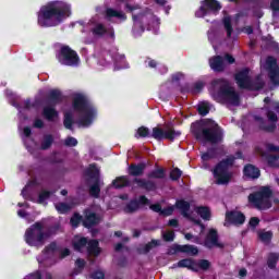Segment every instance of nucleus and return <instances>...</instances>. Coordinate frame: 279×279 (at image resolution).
Here are the masks:
<instances>
[{
  "label": "nucleus",
  "instance_id": "8fccbe9b",
  "mask_svg": "<svg viewBox=\"0 0 279 279\" xmlns=\"http://www.w3.org/2000/svg\"><path fill=\"white\" fill-rule=\"evenodd\" d=\"M82 221L84 220L82 218V215H80L78 213H75L70 219L72 228H77L80 223H82Z\"/></svg>",
  "mask_w": 279,
  "mask_h": 279
},
{
  "label": "nucleus",
  "instance_id": "a878e982",
  "mask_svg": "<svg viewBox=\"0 0 279 279\" xmlns=\"http://www.w3.org/2000/svg\"><path fill=\"white\" fill-rule=\"evenodd\" d=\"M112 186H114V189H128V186H132V182L128 175H121L112 181Z\"/></svg>",
  "mask_w": 279,
  "mask_h": 279
},
{
  "label": "nucleus",
  "instance_id": "20e7f679",
  "mask_svg": "<svg viewBox=\"0 0 279 279\" xmlns=\"http://www.w3.org/2000/svg\"><path fill=\"white\" fill-rule=\"evenodd\" d=\"M192 134L196 141H204L211 145H219V143H223V130L219 124H214L211 126L196 124L192 128Z\"/></svg>",
  "mask_w": 279,
  "mask_h": 279
},
{
  "label": "nucleus",
  "instance_id": "473e14b6",
  "mask_svg": "<svg viewBox=\"0 0 279 279\" xmlns=\"http://www.w3.org/2000/svg\"><path fill=\"white\" fill-rule=\"evenodd\" d=\"M58 232H60V223L59 222L47 227L46 230L44 231V235L46 239H51V236H56V234H58Z\"/></svg>",
  "mask_w": 279,
  "mask_h": 279
},
{
  "label": "nucleus",
  "instance_id": "9d476101",
  "mask_svg": "<svg viewBox=\"0 0 279 279\" xmlns=\"http://www.w3.org/2000/svg\"><path fill=\"white\" fill-rule=\"evenodd\" d=\"M265 110L267 120L269 121L270 124H267L265 118L260 116H254V121L258 123L259 130H263V132L274 133L278 128V114H276L274 110L269 109V107H265Z\"/></svg>",
  "mask_w": 279,
  "mask_h": 279
},
{
  "label": "nucleus",
  "instance_id": "de8ad7c7",
  "mask_svg": "<svg viewBox=\"0 0 279 279\" xmlns=\"http://www.w3.org/2000/svg\"><path fill=\"white\" fill-rule=\"evenodd\" d=\"M197 111L201 117H206L210 112V106L207 102H202L198 105Z\"/></svg>",
  "mask_w": 279,
  "mask_h": 279
},
{
  "label": "nucleus",
  "instance_id": "e433bc0d",
  "mask_svg": "<svg viewBox=\"0 0 279 279\" xmlns=\"http://www.w3.org/2000/svg\"><path fill=\"white\" fill-rule=\"evenodd\" d=\"M279 260V254L278 253H269L268 254V259H267V265L269 269H276Z\"/></svg>",
  "mask_w": 279,
  "mask_h": 279
},
{
  "label": "nucleus",
  "instance_id": "c85d7f7f",
  "mask_svg": "<svg viewBox=\"0 0 279 279\" xmlns=\"http://www.w3.org/2000/svg\"><path fill=\"white\" fill-rule=\"evenodd\" d=\"M265 88V81L263 76L257 75L254 80L251 78L248 90H263Z\"/></svg>",
  "mask_w": 279,
  "mask_h": 279
},
{
  "label": "nucleus",
  "instance_id": "cd10ccee",
  "mask_svg": "<svg viewBox=\"0 0 279 279\" xmlns=\"http://www.w3.org/2000/svg\"><path fill=\"white\" fill-rule=\"evenodd\" d=\"M106 19H120V21H128V15L123 11H117L112 8L106 9Z\"/></svg>",
  "mask_w": 279,
  "mask_h": 279
},
{
  "label": "nucleus",
  "instance_id": "c756f323",
  "mask_svg": "<svg viewBox=\"0 0 279 279\" xmlns=\"http://www.w3.org/2000/svg\"><path fill=\"white\" fill-rule=\"evenodd\" d=\"M90 240L88 238L82 236L72 242V247L74 252H82L84 247H88V243Z\"/></svg>",
  "mask_w": 279,
  "mask_h": 279
},
{
  "label": "nucleus",
  "instance_id": "423d86ee",
  "mask_svg": "<svg viewBox=\"0 0 279 279\" xmlns=\"http://www.w3.org/2000/svg\"><path fill=\"white\" fill-rule=\"evenodd\" d=\"M145 169H147V162L142 161L138 163L129 165L126 171L131 178H134L132 183L137 184V189H143L148 193L158 191V185L156 184V181L141 179L142 175H145Z\"/></svg>",
  "mask_w": 279,
  "mask_h": 279
},
{
  "label": "nucleus",
  "instance_id": "a18cd8bd",
  "mask_svg": "<svg viewBox=\"0 0 279 279\" xmlns=\"http://www.w3.org/2000/svg\"><path fill=\"white\" fill-rule=\"evenodd\" d=\"M71 205L66 203H58L56 205V210L59 213V215H66L71 210Z\"/></svg>",
  "mask_w": 279,
  "mask_h": 279
},
{
  "label": "nucleus",
  "instance_id": "ea45409f",
  "mask_svg": "<svg viewBox=\"0 0 279 279\" xmlns=\"http://www.w3.org/2000/svg\"><path fill=\"white\" fill-rule=\"evenodd\" d=\"M73 113L65 112L63 118V125L65 130H73Z\"/></svg>",
  "mask_w": 279,
  "mask_h": 279
},
{
  "label": "nucleus",
  "instance_id": "1a4fd4ad",
  "mask_svg": "<svg viewBox=\"0 0 279 279\" xmlns=\"http://www.w3.org/2000/svg\"><path fill=\"white\" fill-rule=\"evenodd\" d=\"M56 59L62 66H80V54L70 46L63 45L56 52Z\"/></svg>",
  "mask_w": 279,
  "mask_h": 279
},
{
  "label": "nucleus",
  "instance_id": "e2e57ef3",
  "mask_svg": "<svg viewBox=\"0 0 279 279\" xmlns=\"http://www.w3.org/2000/svg\"><path fill=\"white\" fill-rule=\"evenodd\" d=\"M173 210H175V206H169L161 209V214L163 217H171L173 215Z\"/></svg>",
  "mask_w": 279,
  "mask_h": 279
},
{
  "label": "nucleus",
  "instance_id": "4468645a",
  "mask_svg": "<svg viewBox=\"0 0 279 279\" xmlns=\"http://www.w3.org/2000/svg\"><path fill=\"white\" fill-rule=\"evenodd\" d=\"M243 226L245 223V214L238 211V210H231L226 213V223L225 226Z\"/></svg>",
  "mask_w": 279,
  "mask_h": 279
},
{
  "label": "nucleus",
  "instance_id": "13d9d810",
  "mask_svg": "<svg viewBox=\"0 0 279 279\" xmlns=\"http://www.w3.org/2000/svg\"><path fill=\"white\" fill-rule=\"evenodd\" d=\"M204 90V83L198 81L192 85V95H197V93H202Z\"/></svg>",
  "mask_w": 279,
  "mask_h": 279
},
{
  "label": "nucleus",
  "instance_id": "39448f33",
  "mask_svg": "<svg viewBox=\"0 0 279 279\" xmlns=\"http://www.w3.org/2000/svg\"><path fill=\"white\" fill-rule=\"evenodd\" d=\"M72 108L76 112L85 113V116L80 119L78 125H82L83 128H88V125L93 123V119H95V109H93V106H90V101L88 100V97H86V95L82 93L73 94Z\"/></svg>",
  "mask_w": 279,
  "mask_h": 279
},
{
  "label": "nucleus",
  "instance_id": "864d4df0",
  "mask_svg": "<svg viewBox=\"0 0 279 279\" xmlns=\"http://www.w3.org/2000/svg\"><path fill=\"white\" fill-rule=\"evenodd\" d=\"M266 65L268 71H271V69H278V60L275 57L269 56L266 59Z\"/></svg>",
  "mask_w": 279,
  "mask_h": 279
},
{
  "label": "nucleus",
  "instance_id": "7c9ffc66",
  "mask_svg": "<svg viewBox=\"0 0 279 279\" xmlns=\"http://www.w3.org/2000/svg\"><path fill=\"white\" fill-rule=\"evenodd\" d=\"M93 36H98V38H101L108 34V28H106V25L101 23H97L92 29H90Z\"/></svg>",
  "mask_w": 279,
  "mask_h": 279
},
{
  "label": "nucleus",
  "instance_id": "2eb2a0df",
  "mask_svg": "<svg viewBox=\"0 0 279 279\" xmlns=\"http://www.w3.org/2000/svg\"><path fill=\"white\" fill-rule=\"evenodd\" d=\"M171 251L172 254H187V256H197L199 254V248L191 244H173Z\"/></svg>",
  "mask_w": 279,
  "mask_h": 279
},
{
  "label": "nucleus",
  "instance_id": "58836bf2",
  "mask_svg": "<svg viewBox=\"0 0 279 279\" xmlns=\"http://www.w3.org/2000/svg\"><path fill=\"white\" fill-rule=\"evenodd\" d=\"M268 76L270 82L275 85V86H279V69H270L268 71Z\"/></svg>",
  "mask_w": 279,
  "mask_h": 279
},
{
  "label": "nucleus",
  "instance_id": "c9c22d12",
  "mask_svg": "<svg viewBox=\"0 0 279 279\" xmlns=\"http://www.w3.org/2000/svg\"><path fill=\"white\" fill-rule=\"evenodd\" d=\"M180 136H182V132L175 131L174 129H169L165 131L163 134V138H166V141H171L172 143L175 138H180Z\"/></svg>",
  "mask_w": 279,
  "mask_h": 279
},
{
  "label": "nucleus",
  "instance_id": "f704fd0d",
  "mask_svg": "<svg viewBox=\"0 0 279 279\" xmlns=\"http://www.w3.org/2000/svg\"><path fill=\"white\" fill-rule=\"evenodd\" d=\"M222 25L227 32V38H232V32H234V28L232 27V17L225 16L222 19Z\"/></svg>",
  "mask_w": 279,
  "mask_h": 279
},
{
  "label": "nucleus",
  "instance_id": "f8f14e48",
  "mask_svg": "<svg viewBox=\"0 0 279 279\" xmlns=\"http://www.w3.org/2000/svg\"><path fill=\"white\" fill-rule=\"evenodd\" d=\"M221 10V3L217 0H204L199 9L195 12V16L204 19L208 12L217 13Z\"/></svg>",
  "mask_w": 279,
  "mask_h": 279
},
{
  "label": "nucleus",
  "instance_id": "5701e85b",
  "mask_svg": "<svg viewBox=\"0 0 279 279\" xmlns=\"http://www.w3.org/2000/svg\"><path fill=\"white\" fill-rule=\"evenodd\" d=\"M174 208H177V210H180L181 215H183L186 219L191 217V214H189L191 211V203H189V201H185L183 198L177 199Z\"/></svg>",
  "mask_w": 279,
  "mask_h": 279
},
{
  "label": "nucleus",
  "instance_id": "79ce46f5",
  "mask_svg": "<svg viewBox=\"0 0 279 279\" xmlns=\"http://www.w3.org/2000/svg\"><path fill=\"white\" fill-rule=\"evenodd\" d=\"M145 16V14L140 13L137 15H133L132 20L134 22V27H140L141 32H145V26L143 25V17Z\"/></svg>",
  "mask_w": 279,
  "mask_h": 279
},
{
  "label": "nucleus",
  "instance_id": "393cba45",
  "mask_svg": "<svg viewBox=\"0 0 279 279\" xmlns=\"http://www.w3.org/2000/svg\"><path fill=\"white\" fill-rule=\"evenodd\" d=\"M87 254L88 256H94L97 258L101 254V247H99V241L92 239L87 244Z\"/></svg>",
  "mask_w": 279,
  "mask_h": 279
},
{
  "label": "nucleus",
  "instance_id": "49530a36",
  "mask_svg": "<svg viewBox=\"0 0 279 279\" xmlns=\"http://www.w3.org/2000/svg\"><path fill=\"white\" fill-rule=\"evenodd\" d=\"M160 245V242L158 240H151L147 244L144 245L143 247V254H149L154 247H158Z\"/></svg>",
  "mask_w": 279,
  "mask_h": 279
},
{
  "label": "nucleus",
  "instance_id": "4c0bfd02",
  "mask_svg": "<svg viewBox=\"0 0 279 279\" xmlns=\"http://www.w3.org/2000/svg\"><path fill=\"white\" fill-rule=\"evenodd\" d=\"M196 213L205 221H209L210 220V208H208L206 206H201V207H197Z\"/></svg>",
  "mask_w": 279,
  "mask_h": 279
},
{
  "label": "nucleus",
  "instance_id": "6e6d98bb",
  "mask_svg": "<svg viewBox=\"0 0 279 279\" xmlns=\"http://www.w3.org/2000/svg\"><path fill=\"white\" fill-rule=\"evenodd\" d=\"M137 134L138 136H141V138L151 137V134H149V129L147 126H140L137 129Z\"/></svg>",
  "mask_w": 279,
  "mask_h": 279
},
{
  "label": "nucleus",
  "instance_id": "6e6552de",
  "mask_svg": "<svg viewBox=\"0 0 279 279\" xmlns=\"http://www.w3.org/2000/svg\"><path fill=\"white\" fill-rule=\"evenodd\" d=\"M45 225L40 221L33 223L25 231V242L31 247H39V245H45Z\"/></svg>",
  "mask_w": 279,
  "mask_h": 279
},
{
  "label": "nucleus",
  "instance_id": "6ab92c4d",
  "mask_svg": "<svg viewBox=\"0 0 279 279\" xmlns=\"http://www.w3.org/2000/svg\"><path fill=\"white\" fill-rule=\"evenodd\" d=\"M205 245L207 247H223V244L219 243V233L216 229H210L207 233V236L205 239Z\"/></svg>",
  "mask_w": 279,
  "mask_h": 279
},
{
  "label": "nucleus",
  "instance_id": "0e129e2a",
  "mask_svg": "<svg viewBox=\"0 0 279 279\" xmlns=\"http://www.w3.org/2000/svg\"><path fill=\"white\" fill-rule=\"evenodd\" d=\"M92 279H105L106 278V272L101 271V270H95L92 275H90Z\"/></svg>",
  "mask_w": 279,
  "mask_h": 279
},
{
  "label": "nucleus",
  "instance_id": "f3484780",
  "mask_svg": "<svg viewBox=\"0 0 279 279\" xmlns=\"http://www.w3.org/2000/svg\"><path fill=\"white\" fill-rule=\"evenodd\" d=\"M101 218L96 213L90 209L85 210V217L83 219L84 228H95V226H99Z\"/></svg>",
  "mask_w": 279,
  "mask_h": 279
},
{
  "label": "nucleus",
  "instance_id": "680f3d73",
  "mask_svg": "<svg viewBox=\"0 0 279 279\" xmlns=\"http://www.w3.org/2000/svg\"><path fill=\"white\" fill-rule=\"evenodd\" d=\"M75 265H76V271L80 274L86 267V260L82 258H77L75 260Z\"/></svg>",
  "mask_w": 279,
  "mask_h": 279
},
{
  "label": "nucleus",
  "instance_id": "4d7b16f0",
  "mask_svg": "<svg viewBox=\"0 0 279 279\" xmlns=\"http://www.w3.org/2000/svg\"><path fill=\"white\" fill-rule=\"evenodd\" d=\"M53 252H58V243L51 242L44 248V254H53Z\"/></svg>",
  "mask_w": 279,
  "mask_h": 279
},
{
  "label": "nucleus",
  "instance_id": "052dcab7",
  "mask_svg": "<svg viewBox=\"0 0 279 279\" xmlns=\"http://www.w3.org/2000/svg\"><path fill=\"white\" fill-rule=\"evenodd\" d=\"M64 145H65V147H77V138H75L73 136H69L64 141Z\"/></svg>",
  "mask_w": 279,
  "mask_h": 279
},
{
  "label": "nucleus",
  "instance_id": "f257e3e1",
  "mask_svg": "<svg viewBox=\"0 0 279 279\" xmlns=\"http://www.w3.org/2000/svg\"><path fill=\"white\" fill-rule=\"evenodd\" d=\"M71 16V4L62 0H54L43 5L37 13L39 27H58Z\"/></svg>",
  "mask_w": 279,
  "mask_h": 279
},
{
  "label": "nucleus",
  "instance_id": "bf43d9fd",
  "mask_svg": "<svg viewBox=\"0 0 279 279\" xmlns=\"http://www.w3.org/2000/svg\"><path fill=\"white\" fill-rule=\"evenodd\" d=\"M162 239H163V241H166V243H171V242L175 241V232L174 231L165 232L162 234Z\"/></svg>",
  "mask_w": 279,
  "mask_h": 279
},
{
  "label": "nucleus",
  "instance_id": "09e8293b",
  "mask_svg": "<svg viewBox=\"0 0 279 279\" xmlns=\"http://www.w3.org/2000/svg\"><path fill=\"white\" fill-rule=\"evenodd\" d=\"M197 269H202V271H208L210 269V260L208 259H199L196 263Z\"/></svg>",
  "mask_w": 279,
  "mask_h": 279
},
{
  "label": "nucleus",
  "instance_id": "a19ab883",
  "mask_svg": "<svg viewBox=\"0 0 279 279\" xmlns=\"http://www.w3.org/2000/svg\"><path fill=\"white\" fill-rule=\"evenodd\" d=\"M150 138H155V141L165 140V130L158 126L153 128V133L150 134Z\"/></svg>",
  "mask_w": 279,
  "mask_h": 279
},
{
  "label": "nucleus",
  "instance_id": "f03ea898",
  "mask_svg": "<svg viewBox=\"0 0 279 279\" xmlns=\"http://www.w3.org/2000/svg\"><path fill=\"white\" fill-rule=\"evenodd\" d=\"M209 94L217 104H230L231 106L241 104L239 93L230 85L228 78H214L210 82Z\"/></svg>",
  "mask_w": 279,
  "mask_h": 279
},
{
  "label": "nucleus",
  "instance_id": "72a5a7b5",
  "mask_svg": "<svg viewBox=\"0 0 279 279\" xmlns=\"http://www.w3.org/2000/svg\"><path fill=\"white\" fill-rule=\"evenodd\" d=\"M100 193H101V181H94V184L89 186L90 197H95V199H99Z\"/></svg>",
  "mask_w": 279,
  "mask_h": 279
},
{
  "label": "nucleus",
  "instance_id": "b1692460",
  "mask_svg": "<svg viewBox=\"0 0 279 279\" xmlns=\"http://www.w3.org/2000/svg\"><path fill=\"white\" fill-rule=\"evenodd\" d=\"M243 174L245 178H250L251 180H258V178H260V169L256 168L252 163H248L244 167Z\"/></svg>",
  "mask_w": 279,
  "mask_h": 279
},
{
  "label": "nucleus",
  "instance_id": "69168bd1",
  "mask_svg": "<svg viewBox=\"0 0 279 279\" xmlns=\"http://www.w3.org/2000/svg\"><path fill=\"white\" fill-rule=\"evenodd\" d=\"M277 160H279V155H268L267 156V162L270 167H274V165H276Z\"/></svg>",
  "mask_w": 279,
  "mask_h": 279
},
{
  "label": "nucleus",
  "instance_id": "338daca9",
  "mask_svg": "<svg viewBox=\"0 0 279 279\" xmlns=\"http://www.w3.org/2000/svg\"><path fill=\"white\" fill-rule=\"evenodd\" d=\"M181 93L183 95H186V93H191L193 95V86H191L190 84H185L181 87Z\"/></svg>",
  "mask_w": 279,
  "mask_h": 279
},
{
  "label": "nucleus",
  "instance_id": "c03bdc74",
  "mask_svg": "<svg viewBox=\"0 0 279 279\" xmlns=\"http://www.w3.org/2000/svg\"><path fill=\"white\" fill-rule=\"evenodd\" d=\"M51 195H53V192L43 190L38 195L37 204H45V202H47Z\"/></svg>",
  "mask_w": 279,
  "mask_h": 279
},
{
  "label": "nucleus",
  "instance_id": "aec40b11",
  "mask_svg": "<svg viewBox=\"0 0 279 279\" xmlns=\"http://www.w3.org/2000/svg\"><path fill=\"white\" fill-rule=\"evenodd\" d=\"M41 114L46 121L53 123L56 119L60 117V113L57 111L56 106L47 105L43 108Z\"/></svg>",
  "mask_w": 279,
  "mask_h": 279
},
{
  "label": "nucleus",
  "instance_id": "603ef678",
  "mask_svg": "<svg viewBox=\"0 0 279 279\" xmlns=\"http://www.w3.org/2000/svg\"><path fill=\"white\" fill-rule=\"evenodd\" d=\"M258 238L263 241V243H269L271 239H274V233L271 231L259 232Z\"/></svg>",
  "mask_w": 279,
  "mask_h": 279
},
{
  "label": "nucleus",
  "instance_id": "0eeeda50",
  "mask_svg": "<svg viewBox=\"0 0 279 279\" xmlns=\"http://www.w3.org/2000/svg\"><path fill=\"white\" fill-rule=\"evenodd\" d=\"M271 197H274V190L269 185H265L248 195V203L253 204L257 210H269L274 206Z\"/></svg>",
  "mask_w": 279,
  "mask_h": 279
},
{
  "label": "nucleus",
  "instance_id": "37998d69",
  "mask_svg": "<svg viewBox=\"0 0 279 279\" xmlns=\"http://www.w3.org/2000/svg\"><path fill=\"white\" fill-rule=\"evenodd\" d=\"M214 158H217V148H209L202 155V160L204 162H208V160H213Z\"/></svg>",
  "mask_w": 279,
  "mask_h": 279
},
{
  "label": "nucleus",
  "instance_id": "5fc2aeb1",
  "mask_svg": "<svg viewBox=\"0 0 279 279\" xmlns=\"http://www.w3.org/2000/svg\"><path fill=\"white\" fill-rule=\"evenodd\" d=\"M28 189H29V184H27L25 187H23V190L21 192L22 197L24 199H27L28 202H36L34 196H32V193H29Z\"/></svg>",
  "mask_w": 279,
  "mask_h": 279
},
{
  "label": "nucleus",
  "instance_id": "9b49d317",
  "mask_svg": "<svg viewBox=\"0 0 279 279\" xmlns=\"http://www.w3.org/2000/svg\"><path fill=\"white\" fill-rule=\"evenodd\" d=\"M142 206H149V198L145 195H141L138 198H132L123 207V213L126 215H134V213H138V210H141Z\"/></svg>",
  "mask_w": 279,
  "mask_h": 279
},
{
  "label": "nucleus",
  "instance_id": "bb28decb",
  "mask_svg": "<svg viewBox=\"0 0 279 279\" xmlns=\"http://www.w3.org/2000/svg\"><path fill=\"white\" fill-rule=\"evenodd\" d=\"M148 180H165L167 178V171L165 168H156L147 173Z\"/></svg>",
  "mask_w": 279,
  "mask_h": 279
},
{
  "label": "nucleus",
  "instance_id": "7ed1b4c3",
  "mask_svg": "<svg viewBox=\"0 0 279 279\" xmlns=\"http://www.w3.org/2000/svg\"><path fill=\"white\" fill-rule=\"evenodd\" d=\"M235 160H243V151L238 150L234 155H230L227 158L220 160L211 170L216 184L226 186L230 184L232 180V172L230 169L234 167Z\"/></svg>",
  "mask_w": 279,
  "mask_h": 279
},
{
  "label": "nucleus",
  "instance_id": "412c9836",
  "mask_svg": "<svg viewBox=\"0 0 279 279\" xmlns=\"http://www.w3.org/2000/svg\"><path fill=\"white\" fill-rule=\"evenodd\" d=\"M179 267L181 269H190V271H199L197 268V262L193 258L180 259L177 264H173V268Z\"/></svg>",
  "mask_w": 279,
  "mask_h": 279
},
{
  "label": "nucleus",
  "instance_id": "4be33fe9",
  "mask_svg": "<svg viewBox=\"0 0 279 279\" xmlns=\"http://www.w3.org/2000/svg\"><path fill=\"white\" fill-rule=\"evenodd\" d=\"M84 175L89 180H94V182H101L100 171L99 168H97V163H90L88 168L84 171Z\"/></svg>",
  "mask_w": 279,
  "mask_h": 279
},
{
  "label": "nucleus",
  "instance_id": "a211bd4d",
  "mask_svg": "<svg viewBox=\"0 0 279 279\" xmlns=\"http://www.w3.org/2000/svg\"><path fill=\"white\" fill-rule=\"evenodd\" d=\"M209 66L215 73H223L226 71V63L223 62V57L217 54L209 59Z\"/></svg>",
  "mask_w": 279,
  "mask_h": 279
},
{
  "label": "nucleus",
  "instance_id": "3c124183",
  "mask_svg": "<svg viewBox=\"0 0 279 279\" xmlns=\"http://www.w3.org/2000/svg\"><path fill=\"white\" fill-rule=\"evenodd\" d=\"M182 178V170H180V168H173L170 171V180H172V182H178V180H180Z\"/></svg>",
  "mask_w": 279,
  "mask_h": 279
},
{
  "label": "nucleus",
  "instance_id": "774afa93",
  "mask_svg": "<svg viewBox=\"0 0 279 279\" xmlns=\"http://www.w3.org/2000/svg\"><path fill=\"white\" fill-rule=\"evenodd\" d=\"M270 8L274 12H278L279 11V0H272L270 2Z\"/></svg>",
  "mask_w": 279,
  "mask_h": 279
},
{
  "label": "nucleus",
  "instance_id": "dca6fc26",
  "mask_svg": "<svg viewBox=\"0 0 279 279\" xmlns=\"http://www.w3.org/2000/svg\"><path fill=\"white\" fill-rule=\"evenodd\" d=\"M64 101V95L60 89H50L46 96L47 106H60Z\"/></svg>",
  "mask_w": 279,
  "mask_h": 279
},
{
  "label": "nucleus",
  "instance_id": "ddd939ff",
  "mask_svg": "<svg viewBox=\"0 0 279 279\" xmlns=\"http://www.w3.org/2000/svg\"><path fill=\"white\" fill-rule=\"evenodd\" d=\"M234 80L242 90H250V84L252 82V77H250V69L245 68L242 71L238 72L234 75Z\"/></svg>",
  "mask_w": 279,
  "mask_h": 279
},
{
  "label": "nucleus",
  "instance_id": "2f4dec72",
  "mask_svg": "<svg viewBox=\"0 0 279 279\" xmlns=\"http://www.w3.org/2000/svg\"><path fill=\"white\" fill-rule=\"evenodd\" d=\"M53 141L54 138L52 134H45L40 143V149L43 151H47V149H51V145H53Z\"/></svg>",
  "mask_w": 279,
  "mask_h": 279
}]
</instances>
